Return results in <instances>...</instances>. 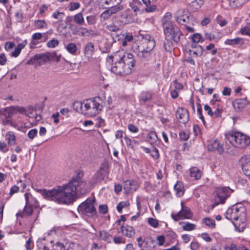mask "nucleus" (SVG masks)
<instances>
[{
    "label": "nucleus",
    "instance_id": "obj_36",
    "mask_svg": "<svg viewBox=\"0 0 250 250\" xmlns=\"http://www.w3.org/2000/svg\"><path fill=\"white\" fill-rule=\"evenodd\" d=\"M182 224H184L182 228L183 230L185 231H191L195 229L196 225L194 224L190 223L188 222L184 223V222H180L179 224L181 225Z\"/></svg>",
    "mask_w": 250,
    "mask_h": 250
},
{
    "label": "nucleus",
    "instance_id": "obj_20",
    "mask_svg": "<svg viewBox=\"0 0 250 250\" xmlns=\"http://www.w3.org/2000/svg\"><path fill=\"white\" fill-rule=\"evenodd\" d=\"M152 93L150 91H143L140 95L139 100L141 104H144L145 103L151 100Z\"/></svg>",
    "mask_w": 250,
    "mask_h": 250
},
{
    "label": "nucleus",
    "instance_id": "obj_3",
    "mask_svg": "<svg viewBox=\"0 0 250 250\" xmlns=\"http://www.w3.org/2000/svg\"><path fill=\"white\" fill-rule=\"evenodd\" d=\"M155 46L154 38L150 35H145L142 41V43L138 46L134 52L141 59H147L151 56V52Z\"/></svg>",
    "mask_w": 250,
    "mask_h": 250
},
{
    "label": "nucleus",
    "instance_id": "obj_45",
    "mask_svg": "<svg viewBox=\"0 0 250 250\" xmlns=\"http://www.w3.org/2000/svg\"><path fill=\"white\" fill-rule=\"evenodd\" d=\"M112 240L115 244L117 245L125 244V239L124 237L120 236H115L112 237Z\"/></svg>",
    "mask_w": 250,
    "mask_h": 250
},
{
    "label": "nucleus",
    "instance_id": "obj_48",
    "mask_svg": "<svg viewBox=\"0 0 250 250\" xmlns=\"http://www.w3.org/2000/svg\"><path fill=\"white\" fill-rule=\"evenodd\" d=\"M49 53V55L50 56V61H55L57 62H59L60 61V58L61 57V55L60 54L58 55L57 53L55 51Z\"/></svg>",
    "mask_w": 250,
    "mask_h": 250
},
{
    "label": "nucleus",
    "instance_id": "obj_10",
    "mask_svg": "<svg viewBox=\"0 0 250 250\" xmlns=\"http://www.w3.org/2000/svg\"><path fill=\"white\" fill-rule=\"evenodd\" d=\"M190 13L184 9L178 10L175 15V20L179 24L186 25L189 22Z\"/></svg>",
    "mask_w": 250,
    "mask_h": 250
},
{
    "label": "nucleus",
    "instance_id": "obj_14",
    "mask_svg": "<svg viewBox=\"0 0 250 250\" xmlns=\"http://www.w3.org/2000/svg\"><path fill=\"white\" fill-rule=\"evenodd\" d=\"M249 104L250 102L246 98L236 99L232 102L233 107L236 111H242Z\"/></svg>",
    "mask_w": 250,
    "mask_h": 250
},
{
    "label": "nucleus",
    "instance_id": "obj_16",
    "mask_svg": "<svg viewBox=\"0 0 250 250\" xmlns=\"http://www.w3.org/2000/svg\"><path fill=\"white\" fill-rule=\"evenodd\" d=\"M182 209L177 213V216H180L181 219H190L192 217V214L190 209L187 207L184 206L183 202L181 203Z\"/></svg>",
    "mask_w": 250,
    "mask_h": 250
},
{
    "label": "nucleus",
    "instance_id": "obj_59",
    "mask_svg": "<svg viewBox=\"0 0 250 250\" xmlns=\"http://www.w3.org/2000/svg\"><path fill=\"white\" fill-rule=\"evenodd\" d=\"M65 247L63 244L57 242L54 245L53 249L54 250H66Z\"/></svg>",
    "mask_w": 250,
    "mask_h": 250
},
{
    "label": "nucleus",
    "instance_id": "obj_26",
    "mask_svg": "<svg viewBox=\"0 0 250 250\" xmlns=\"http://www.w3.org/2000/svg\"><path fill=\"white\" fill-rule=\"evenodd\" d=\"M224 43L225 44L229 45H242L244 43V40L241 38L237 37L233 39H227Z\"/></svg>",
    "mask_w": 250,
    "mask_h": 250
},
{
    "label": "nucleus",
    "instance_id": "obj_58",
    "mask_svg": "<svg viewBox=\"0 0 250 250\" xmlns=\"http://www.w3.org/2000/svg\"><path fill=\"white\" fill-rule=\"evenodd\" d=\"M37 134H38L37 129L36 128H34V129L30 130L28 132L27 135H28V137L30 139L32 140L37 135Z\"/></svg>",
    "mask_w": 250,
    "mask_h": 250
},
{
    "label": "nucleus",
    "instance_id": "obj_4",
    "mask_svg": "<svg viewBox=\"0 0 250 250\" xmlns=\"http://www.w3.org/2000/svg\"><path fill=\"white\" fill-rule=\"evenodd\" d=\"M226 139L233 146L244 148L250 144V137L239 131L231 130L225 134Z\"/></svg>",
    "mask_w": 250,
    "mask_h": 250
},
{
    "label": "nucleus",
    "instance_id": "obj_54",
    "mask_svg": "<svg viewBox=\"0 0 250 250\" xmlns=\"http://www.w3.org/2000/svg\"><path fill=\"white\" fill-rule=\"evenodd\" d=\"M123 0H105L104 3L106 5H110L111 6L119 5L122 2Z\"/></svg>",
    "mask_w": 250,
    "mask_h": 250
},
{
    "label": "nucleus",
    "instance_id": "obj_41",
    "mask_svg": "<svg viewBox=\"0 0 250 250\" xmlns=\"http://www.w3.org/2000/svg\"><path fill=\"white\" fill-rule=\"evenodd\" d=\"M67 51L71 54H75L77 51V47L75 43H69L66 47Z\"/></svg>",
    "mask_w": 250,
    "mask_h": 250
},
{
    "label": "nucleus",
    "instance_id": "obj_43",
    "mask_svg": "<svg viewBox=\"0 0 250 250\" xmlns=\"http://www.w3.org/2000/svg\"><path fill=\"white\" fill-rule=\"evenodd\" d=\"M242 248H244L243 245H236L235 244H231L229 246L225 247V250H242Z\"/></svg>",
    "mask_w": 250,
    "mask_h": 250
},
{
    "label": "nucleus",
    "instance_id": "obj_22",
    "mask_svg": "<svg viewBox=\"0 0 250 250\" xmlns=\"http://www.w3.org/2000/svg\"><path fill=\"white\" fill-rule=\"evenodd\" d=\"M124 188L127 191H135L138 188L137 182L134 181L127 180L125 182Z\"/></svg>",
    "mask_w": 250,
    "mask_h": 250
},
{
    "label": "nucleus",
    "instance_id": "obj_52",
    "mask_svg": "<svg viewBox=\"0 0 250 250\" xmlns=\"http://www.w3.org/2000/svg\"><path fill=\"white\" fill-rule=\"evenodd\" d=\"M234 225L235 227L236 230H237L239 232H242L244 231L246 224L244 222H243L241 224H238V223H234Z\"/></svg>",
    "mask_w": 250,
    "mask_h": 250
},
{
    "label": "nucleus",
    "instance_id": "obj_5",
    "mask_svg": "<svg viewBox=\"0 0 250 250\" xmlns=\"http://www.w3.org/2000/svg\"><path fill=\"white\" fill-rule=\"evenodd\" d=\"M84 115L93 117L99 114L103 109L104 103L100 97L86 99L83 101Z\"/></svg>",
    "mask_w": 250,
    "mask_h": 250
},
{
    "label": "nucleus",
    "instance_id": "obj_24",
    "mask_svg": "<svg viewBox=\"0 0 250 250\" xmlns=\"http://www.w3.org/2000/svg\"><path fill=\"white\" fill-rule=\"evenodd\" d=\"M174 189L176 191L177 196L180 197L184 195L185 188L182 182L177 181L174 185Z\"/></svg>",
    "mask_w": 250,
    "mask_h": 250
},
{
    "label": "nucleus",
    "instance_id": "obj_15",
    "mask_svg": "<svg viewBox=\"0 0 250 250\" xmlns=\"http://www.w3.org/2000/svg\"><path fill=\"white\" fill-rule=\"evenodd\" d=\"M176 117L182 124H186L189 120L188 110L184 108H178L176 113Z\"/></svg>",
    "mask_w": 250,
    "mask_h": 250
},
{
    "label": "nucleus",
    "instance_id": "obj_12",
    "mask_svg": "<svg viewBox=\"0 0 250 250\" xmlns=\"http://www.w3.org/2000/svg\"><path fill=\"white\" fill-rule=\"evenodd\" d=\"M242 169L244 174L250 177V155H245L240 159Z\"/></svg>",
    "mask_w": 250,
    "mask_h": 250
},
{
    "label": "nucleus",
    "instance_id": "obj_11",
    "mask_svg": "<svg viewBox=\"0 0 250 250\" xmlns=\"http://www.w3.org/2000/svg\"><path fill=\"white\" fill-rule=\"evenodd\" d=\"M49 53L36 54L29 61L30 64H39L41 65L47 61H50Z\"/></svg>",
    "mask_w": 250,
    "mask_h": 250
},
{
    "label": "nucleus",
    "instance_id": "obj_46",
    "mask_svg": "<svg viewBox=\"0 0 250 250\" xmlns=\"http://www.w3.org/2000/svg\"><path fill=\"white\" fill-rule=\"evenodd\" d=\"M129 206V203L128 202H121L117 205L116 208L119 213H122L123 208Z\"/></svg>",
    "mask_w": 250,
    "mask_h": 250
},
{
    "label": "nucleus",
    "instance_id": "obj_44",
    "mask_svg": "<svg viewBox=\"0 0 250 250\" xmlns=\"http://www.w3.org/2000/svg\"><path fill=\"white\" fill-rule=\"evenodd\" d=\"M111 16L109 11L107 9L104 11L100 15V21L101 22H104L108 20Z\"/></svg>",
    "mask_w": 250,
    "mask_h": 250
},
{
    "label": "nucleus",
    "instance_id": "obj_23",
    "mask_svg": "<svg viewBox=\"0 0 250 250\" xmlns=\"http://www.w3.org/2000/svg\"><path fill=\"white\" fill-rule=\"evenodd\" d=\"M33 212V207L25 205L23 210H20L17 213V216L21 217L29 216L31 215Z\"/></svg>",
    "mask_w": 250,
    "mask_h": 250
},
{
    "label": "nucleus",
    "instance_id": "obj_57",
    "mask_svg": "<svg viewBox=\"0 0 250 250\" xmlns=\"http://www.w3.org/2000/svg\"><path fill=\"white\" fill-rule=\"evenodd\" d=\"M108 210V208L106 205H101L99 207V212L100 213L105 214L107 213Z\"/></svg>",
    "mask_w": 250,
    "mask_h": 250
},
{
    "label": "nucleus",
    "instance_id": "obj_32",
    "mask_svg": "<svg viewBox=\"0 0 250 250\" xmlns=\"http://www.w3.org/2000/svg\"><path fill=\"white\" fill-rule=\"evenodd\" d=\"M120 21L124 24H128L132 21V19L129 15L124 13L120 15Z\"/></svg>",
    "mask_w": 250,
    "mask_h": 250
},
{
    "label": "nucleus",
    "instance_id": "obj_25",
    "mask_svg": "<svg viewBox=\"0 0 250 250\" xmlns=\"http://www.w3.org/2000/svg\"><path fill=\"white\" fill-rule=\"evenodd\" d=\"M27 44V42L26 40H24L22 42L19 43L15 48L14 51L11 53V56L14 57H17L20 55L21 50Z\"/></svg>",
    "mask_w": 250,
    "mask_h": 250
},
{
    "label": "nucleus",
    "instance_id": "obj_31",
    "mask_svg": "<svg viewBox=\"0 0 250 250\" xmlns=\"http://www.w3.org/2000/svg\"><path fill=\"white\" fill-rule=\"evenodd\" d=\"M172 16V15L170 12H167L165 14L162 21V24L163 26L173 23L171 21Z\"/></svg>",
    "mask_w": 250,
    "mask_h": 250
},
{
    "label": "nucleus",
    "instance_id": "obj_47",
    "mask_svg": "<svg viewBox=\"0 0 250 250\" xmlns=\"http://www.w3.org/2000/svg\"><path fill=\"white\" fill-rule=\"evenodd\" d=\"M203 222L205 223L208 227L213 228L215 227V223L213 220L209 218H205L203 220Z\"/></svg>",
    "mask_w": 250,
    "mask_h": 250
},
{
    "label": "nucleus",
    "instance_id": "obj_21",
    "mask_svg": "<svg viewBox=\"0 0 250 250\" xmlns=\"http://www.w3.org/2000/svg\"><path fill=\"white\" fill-rule=\"evenodd\" d=\"M208 149L209 151L217 150L219 154H221L224 151L223 146L217 140H215L209 144Z\"/></svg>",
    "mask_w": 250,
    "mask_h": 250
},
{
    "label": "nucleus",
    "instance_id": "obj_34",
    "mask_svg": "<svg viewBox=\"0 0 250 250\" xmlns=\"http://www.w3.org/2000/svg\"><path fill=\"white\" fill-rule=\"evenodd\" d=\"M203 3V0H195L191 2L190 7L192 10L196 11L201 7Z\"/></svg>",
    "mask_w": 250,
    "mask_h": 250
},
{
    "label": "nucleus",
    "instance_id": "obj_33",
    "mask_svg": "<svg viewBox=\"0 0 250 250\" xmlns=\"http://www.w3.org/2000/svg\"><path fill=\"white\" fill-rule=\"evenodd\" d=\"M32 41L30 42V48L34 47V45H36L38 42L36 41L41 40L42 38V34L41 33H36L32 35Z\"/></svg>",
    "mask_w": 250,
    "mask_h": 250
},
{
    "label": "nucleus",
    "instance_id": "obj_38",
    "mask_svg": "<svg viewBox=\"0 0 250 250\" xmlns=\"http://www.w3.org/2000/svg\"><path fill=\"white\" fill-rule=\"evenodd\" d=\"M124 7L122 5L120 4L111 6L107 9L111 15L116 14L118 12L121 11L123 9Z\"/></svg>",
    "mask_w": 250,
    "mask_h": 250
},
{
    "label": "nucleus",
    "instance_id": "obj_13",
    "mask_svg": "<svg viewBox=\"0 0 250 250\" xmlns=\"http://www.w3.org/2000/svg\"><path fill=\"white\" fill-rule=\"evenodd\" d=\"M16 111V109L13 106L7 107L0 110V116H3L5 118V120H3L4 124H6L9 123L11 124V121L8 118L12 117Z\"/></svg>",
    "mask_w": 250,
    "mask_h": 250
},
{
    "label": "nucleus",
    "instance_id": "obj_55",
    "mask_svg": "<svg viewBox=\"0 0 250 250\" xmlns=\"http://www.w3.org/2000/svg\"><path fill=\"white\" fill-rule=\"evenodd\" d=\"M106 28L111 32H116L119 30V28L114 23L106 25Z\"/></svg>",
    "mask_w": 250,
    "mask_h": 250
},
{
    "label": "nucleus",
    "instance_id": "obj_61",
    "mask_svg": "<svg viewBox=\"0 0 250 250\" xmlns=\"http://www.w3.org/2000/svg\"><path fill=\"white\" fill-rule=\"evenodd\" d=\"M124 139L127 146H130L131 148L133 147L134 145L133 143H136L135 140H132L131 139H130V138L126 136L125 137Z\"/></svg>",
    "mask_w": 250,
    "mask_h": 250
},
{
    "label": "nucleus",
    "instance_id": "obj_17",
    "mask_svg": "<svg viewBox=\"0 0 250 250\" xmlns=\"http://www.w3.org/2000/svg\"><path fill=\"white\" fill-rule=\"evenodd\" d=\"M65 14L63 12H60L57 10L55 11L52 15L53 19L56 21L53 22L54 24H58L57 30L59 31V28L62 25V22L64 18Z\"/></svg>",
    "mask_w": 250,
    "mask_h": 250
},
{
    "label": "nucleus",
    "instance_id": "obj_18",
    "mask_svg": "<svg viewBox=\"0 0 250 250\" xmlns=\"http://www.w3.org/2000/svg\"><path fill=\"white\" fill-rule=\"evenodd\" d=\"M24 197L26 201V205L31 206L34 208L39 207V203L38 201L34 198L30 193H25Z\"/></svg>",
    "mask_w": 250,
    "mask_h": 250
},
{
    "label": "nucleus",
    "instance_id": "obj_53",
    "mask_svg": "<svg viewBox=\"0 0 250 250\" xmlns=\"http://www.w3.org/2000/svg\"><path fill=\"white\" fill-rule=\"evenodd\" d=\"M147 222L148 224L153 228H157L159 226L158 221L156 219L153 218H149L148 219Z\"/></svg>",
    "mask_w": 250,
    "mask_h": 250
},
{
    "label": "nucleus",
    "instance_id": "obj_42",
    "mask_svg": "<svg viewBox=\"0 0 250 250\" xmlns=\"http://www.w3.org/2000/svg\"><path fill=\"white\" fill-rule=\"evenodd\" d=\"M79 29L81 30L80 35L82 36H91L94 35V32L91 30H88L83 27H81Z\"/></svg>",
    "mask_w": 250,
    "mask_h": 250
},
{
    "label": "nucleus",
    "instance_id": "obj_40",
    "mask_svg": "<svg viewBox=\"0 0 250 250\" xmlns=\"http://www.w3.org/2000/svg\"><path fill=\"white\" fill-rule=\"evenodd\" d=\"M74 22L79 24L82 25L84 22V18L82 13H79L74 16Z\"/></svg>",
    "mask_w": 250,
    "mask_h": 250
},
{
    "label": "nucleus",
    "instance_id": "obj_29",
    "mask_svg": "<svg viewBox=\"0 0 250 250\" xmlns=\"http://www.w3.org/2000/svg\"><path fill=\"white\" fill-rule=\"evenodd\" d=\"M99 236L101 239L107 242L108 243H110L112 242V237L106 231L102 230L100 231Z\"/></svg>",
    "mask_w": 250,
    "mask_h": 250
},
{
    "label": "nucleus",
    "instance_id": "obj_8",
    "mask_svg": "<svg viewBox=\"0 0 250 250\" xmlns=\"http://www.w3.org/2000/svg\"><path fill=\"white\" fill-rule=\"evenodd\" d=\"M245 208L241 205H235L228 209L226 218L237 221L240 217L245 216Z\"/></svg>",
    "mask_w": 250,
    "mask_h": 250
},
{
    "label": "nucleus",
    "instance_id": "obj_6",
    "mask_svg": "<svg viewBox=\"0 0 250 250\" xmlns=\"http://www.w3.org/2000/svg\"><path fill=\"white\" fill-rule=\"evenodd\" d=\"M95 198H87L82 202L78 207V212L82 215L86 216L89 218H96L97 211L94 206Z\"/></svg>",
    "mask_w": 250,
    "mask_h": 250
},
{
    "label": "nucleus",
    "instance_id": "obj_62",
    "mask_svg": "<svg viewBox=\"0 0 250 250\" xmlns=\"http://www.w3.org/2000/svg\"><path fill=\"white\" fill-rule=\"evenodd\" d=\"M87 23L89 24H94L96 22V18L94 16H89L86 17Z\"/></svg>",
    "mask_w": 250,
    "mask_h": 250
},
{
    "label": "nucleus",
    "instance_id": "obj_19",
    "mask_svg": "<svg viewBox=\"0 0 250 250\" xmlns=\"http://www.w3.org/2000/svg\"><path fill=\"white\" fill-rule=\"evenodd\" d=\"M121 229L122 234L127 237H132L135 234V229L132 226L128 225L122 226Z\"/></svg>",
    "mask_w": 250,
    "mask_h": 250
},
{
    "label": "nucleus",
    "instance_id": "obj_50",
    "mask_svg": "<svg viewBox=\"0 0 250 250\" xmlns=\"http://www.w3.org/2000/svg\"><path fill=\"white\" fill-rule=\"evenodd\" d=\"M80 7V4L78 2H70L69 5L68 6V9L70 11H72L78 9Z\"/></svg>",
    "mask_w": 250,
    "mask_h": 250
},
{
    "label": "nucleus",
    "instance_id": "obj_60",
    "mask_svg": "<svg viewBox=\"0 0 250 250\" xmlns=\"http://www.w3.org/2000/svg\"><path fill=\"white\" fill-rule=\"evenodd\" d=\"M240 32L242 35L250 36V27L249 25L242 28Z\"/></svg>",
    "mask_w": 250,
    "mask_h": 250
},
{
    "label": "nucleus",
    "instance_id": "obj_1",
    "mask_svg": "<svg viewBox=\"0 0 250 250\" xmlns=\"http://www.w3.org/2000/svg\"><path fill=\"white\" fill-rule=\"evenodd\" d=\"M107 173L105 166L101 165L88 184L77 176L73 177L67 184L57 186L51 189H37L36 190L47 200L59 204L69 205L74 201L76 195L82 196L86 194L96 184L101 182Z\"/></svg>",
    "mask_w": 250,
    "mask_h": 250
},
{
    "label": "nucleus",
    "instance_id": "obj_39",
    "mask_svg": "<svg viewBox=\"0 0 250 250\" xmlns=\"http://www.w3.org/2000/svg\"><path fill=\"white\" fill-rule=\"evenodd\" d=\"M34 25L37 29L47 28V24L44 20H36L34 21Z\"/></svg>",
    "mask_w": 250,
    "mask_h": 250
},
{
    "label": "nucleus",
    "instance_id": "obj_9",
    "mask_svg": "<svg viewBox=\"0 0 250 250\" xmlns=\"http://www.w3.org/2000/svg\"><path fill=\"white\" fill-rule=\"evenodd\" d=\"M232 190L229 187H223L218 188L217 194L214 198L213 208L220 204H224L227 198L229 196Z\"/></svg>",
    "mask_w": 250,
    "mask_h": 250
},
{
    "label": "nucleus",
    "instance_id": "obj_7",
    "mask_svg": "<svg viewBox=\"0 0 250 250\" xmlns=\"http://www.w3.org/2000/svg\"><path fill=\"white\" fill-rule=\"evenodd\" d=\"M166 40L168 41L178 42L180 39L182 32L179 28L173 23L163 26Z\"/></svg>",
    "mask_w": 250,
    "mask_h": 250
},
{
    "label": "nucleus",
    "instance_id": "obj_28",
    "mask_svg": "<svg viewBox=\"0 0 250 250\" xmlns=\"http://www.w3.org/2000/svg\"><path fill=\"white\" fill-rule=\"evenodd\" d=\"M73 108L78 113H81L84 115V106L83 104V101L81 102H75L74 103L73 105Z\"/></svg>",
    "mask_w": 250,
    "mask_h": 250
},
{
    "label": "nucleus",
    "instance_id": "obj_2",
    "mask_svg": "<svg viewBox=\"0 0 250 250\" xmlns=\"http://www.w3.org/2000/svg\"><path fill=\"white\" fill-rule=\"evenodd\" d=\"M113 64L111 71L119 75H126L131 73L135 66V60L133 54L125 52L124 50H119L113 55L110 56Z\"/></svg>",
    "mask_w": 250,
    "mask_h": 250
},
{
    "label": "nucleus",
    "instance_id": "obj_27",
    "mask_svg": "<svg viewBox=\"0 0 250 250\" xmlns=\"http://www.w3.org/2000/svg\"><path fill=\"white\" fill-rule=\"evenodd\" d=\"M190 175L191 177L194 178L195 180H198L201 177V171L197 167H192L190 169Z\"/></svg>",
    "mask_w": 250,
    "mask_h": 250
},
{
    "label": "nucleus",
    "instance_id": "obj_49",
    "mask_svg": "<svg viewBox=\"0 0 250 250\" xmlns=\"http://www.w3.org/2000/svg\"><path fill=\"white\" fill-rule=\"evenodd\" d=\"M59 44V42L57 39H52L47 42V46L49 48H55Z\"/></svg>",
    "mask_w": 250,
    "mask_h": 250
},
{
    "label": "nucleus",
    "instance_id": "obj_37",
    "mask_svg": "<svg viewBox=\"0 0 250 250\" xmlns=\"http://www.w3.org/2000/svg\"><path fill=\"white\" fill-rule=\"evenodd\" d=\"M94 51V44L92 42H89L86 44L84 48V53L92 55Z\"/></svg>",
    "mask_w": 250,
    "mask_h": 250
},
{
    "label": "nucleus",
    "instance_id": "obj_51",
    "mask_svg": "<svg viewBox=\"0 0 250 250\" xmlns=\"http://www.w3.org/2000/svg\"><path fill=\"white\" fill-rule=\"evenodd\" d=\"M223 110L220 108H216L214 111H212L211 117L213 118L221 117Z\"/></svg>",
    "mask_w": 250,
    "mask_h": 250
},
{
    "label": "nucleus",
    "instance_id": "obj_35",
    "mask_svg": "<svg viewBox=\"0 0 250 250\" xmlns=\"http://www.w3.org/2000/svg\"><path fill=\"white\" fill-rule=\"evenodd\" d=\"M6 140L8 142V144L10 145H13L15 144L16 142V136L13 132L9 131L7 132L5 136Z\"/></svg>",
    "mask_w": 250,
    "mask_h": 250
},
{
    "label": "nucleus",
    "instance_id": "obj_30",
    "mask_svg": "<svg viewBox=\"0 0 250 250\" xmlns=\"http://www.w3.org/2000/svg\"><path fill=\"white\" fill-rule=\"evenodd\" d=\"M203 50V48L201 45H198L195 50L189 49V53L191 56L198 57L202 55Z\"/></svg>",
    "mask_w": 250,
    "mask_h": 250
},
{
    "label": "nucleus",
    "instance_id": "obj_56",
    "mask_svg": "<svg viewBox=\"0 0 250 250\" xmlns=\"http://www.w3.org/2000/svg\"><path fill=\"white\" fill-rule=\"evenodd\" d=\"M197 113L199 116V118L203 122H205L204 118L202 114V107L200 103H197Z\"/></svg>",
    "mask_w": 250,
    "mask_h": 250
},
{
    "label": "nucleus",
    "instance_id": "obj_64",
    "mask_svg": "<svg viewBox=\"0 0 250 250\" xmlns=\"http://www.w3.org/2000/svg\"><path fill=\"white\" fill-rule=\"evenodd\" d=\"M147 138L149 140H153L155 141L157 138V136L156 132L153 131L149 132L147 135Z\"/></svg>",
    "mask_w": 250,
    "mask_h": 250
},
{
    "label": "nucleus",
    "instance_id": "obj_63",
    "mask_svg": "<svg viewBox=\"0 0 250 250\" xmlns=\"http://www.w3.org/2000/svg\"><path fill=\"white\" fill-rule=\"evenodd\" d=\"M145 10L147 13L153 12L156 10L157 7L155 5H148L146 6Z\"/></svg>",
    "mask_w": 250,
    "mask_h": 250
}]
</instances>
